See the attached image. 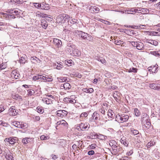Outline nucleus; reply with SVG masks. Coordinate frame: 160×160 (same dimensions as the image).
<instances>
[{"label":"nucleus","mask_w":160,"mask_h":160,"mask_svg":"<svg viewBox=\"0 0 160 160\" xmlns=\"http://www.w3.org/2000/svg\"><path fill=\"white\" fill-rule=\"evenodd\" d=\"M6 67V65L5 64L2 63V64H0V70H2L4 69Z\"/></svg>","instance_id":"nucleus-58"},{"label":"nucleus","mask_w":160,"mask_h":160,"mask_svg":"<svg viewBox=\"0 0 160 160\" xmlns=\"http://www.w3.org/2000/svg\"><path fill=\"white\" fill-rule=\"evenodd\" d=\"M51 157L54 160H56L58 158L57 156L54 155L52 154L51 155Z\"/></svg>","instance_id":"nucleus-62"},{"label":"nucleus","mask_w":160,"mask_h":160,"mask_svg":"<svg viewBox=\"0 0 160 160\" xmlns=\"http://www.w3.org/2000/svg\"><path fill=\"white\" fill-rule=\"evenodd\" d=\"M100 21L106 24L110 25L111 24L110 22L108 21L104 20L103 19H101L100 20Z\"/></svg>","instance_id":"nucleus-55"},{"label":"nucleus","mask_w":160,"mask_h":160,"mask_svg":"<svg viewBox=\"0 0 160 160\" xmlns=\"http://www.w3.org/2000/svg\"><path fill=\"white\" fill-rule=\"evenodd\" d=\"M83 91L87 93H91L93 92L94 90L92 88H84L83 89Z\"/></svg>","instance_id":"nucleus-35"},{"label":"nucleus","mask_w":160,"mask_h":160,"mask_svg":"<svg viewBox=\"0 0 160 160\" xmlns=\"http://www.w3.org/2000/svg\"><path fill=\"white\" fill-rule=\"evenodd\" d=\"M69 18V16L68 15L66 14L60 15L58 17L57 19H58L59 18H60V21H62L64 19V21L66 20V19H68Z\"/></svg>","instance_id":"nucleus-16"},{"label":"nucleus","mask_w":160,"mask_h":160,"mask_svg":"<svg viewBox=\"0 0 160 160\" xmlns=\"http://www.w3.org/2000/svg\"><path fill=\"white\" fill-rule=\"evenodd\" d=\"M41 25H42V27L45 29H46L48 26L47 22L45 20L41 22Z\"/></svg>","instance_id":"nucleus-37"},{"label":"nucleus","mask_w":160,"mask_h":160,"mask_svg":"<svg viewBox=\"0 0 160 160\" xmlns=\"http://www.w3.org/2000/svg\"><path fill=\"white\" fill-rule=\"evenodd\" d=\"M53 79L52 78H49L48 76H42V82H51L52 81Z\"/></svg>","instance_id":"nucleus-20"},{"label":"nucleus","mask_w":160,"mask_h":160,"mask_svg":"<svg viewBox=\"0 0 160 160\" xmlns=\"http://www.w3.org/2000/svg\"><path fill=\"white\" fill-rule=\"evenodd\" d=\"M90 10L92 12H95V13H97L99 10V8L95 6H92L90 8Z\"/></svg>","instance_id":"nucleus-21"},{"label":"nucleus","mask_w":160,"mask_h":160,"mask_svg":"<svg viewBox=\"0 0 160 160\" xmlns=\"http://www.w3.org/2000/svg\"><path fill=\"white\" fill-rule=\"evenodd\" d=\"M40 138L41 140H47L49 139V137L45 136L44 135H42L40 137Z\"/></svg>","instance_id":"nucleus-57"},{"label":"nucleus","mask_w":160,"mask_h":160,"mask_svg":"<svg viewBox=\"0 0 160 160\" xmlns=\"http://www.w3.org/2000/svg\"><path fill=\"white\" fill-rule=\"evenodd\" d=\"M9 13L11 14H13L14 13L16 15L18 14V12L17 10H10L9 11Z\"/></svg>","instance_id":"nucleus-47"},{"label":"nucleus","mask_w":160,"mask_h":160,"mask_svg":"<svg viewBox=\"0 0 160 160\" xmlns=\"http://www.w3.org/2000/svg\"><path fill=\"white\" fill-rule=\"evenodd\" d=\"M13 108L14 107H12L9 109V113L10 115L15 116L17 115V112H16V110Z\"/></svg>","instance_id":"nucleus-14"},{"label":"nucleus","mask_w":160,"mask_h":160,"mask_svg":"<svg viewBox=\"0 0 160 160\" xmlns=\"http://www.w3.org/2000/svg\"><path fill=\"white\" fill-rule=\"evenodd\" d=\"M116 142L114 140H110L109 142V144L111 146H112V149L113 148L114 146H117L116 145Z\"/></svg>","instance_id":"nucleus-36"},{"label":"nucleus","mask_w":160,"mask_h":160,"mask_svg":"<svg viewBox=\"0 0 160 160\" xmlns=\"http://www.w3.org/2000/svg\"><path fill=\"white\" fill-rule=\"evenodd\" d=\"M122 148L118 147L117 146H114L113 148L112 149V154L116 155L122 153Z\"/></svg>","instance_id":"nucleus-7"},{"label":"nucleus","mask_w":160,"mask_h":160,"mask_svg":"<svg viewBox=\"0 0 160 160\" xmlns=\"http://www.w3.org/2000/svg\"><path fill=\"white\" fill-rule=\"evenodd\" d=\"M126 27L131 28H139L141 29H143L145 27V25H137L134 26H126L125 25Z\"/></svg>","instance_id":"nucleus-15"},{"label":"nucleus","mask_w":160,"mask_h":160,"mask_svg":"<svg viewBox=\"0 0 160 160\" xmlns=\"http://www.w3.org/2000/svg\"><path fill=\"white\" fill-rule=\"evenodd\" d=\"M26 56L24 55L20 58L19 59V62L20 64H23L25 63L27 61L26 59Z\"/></svg>","instance_id":"nucleus-26"},{"label":"nucleus","mask_w":160,"mask_h":160,"mask_svg":"<svg viewBox=\"0 0 160 160\" xmlns=\"http://www.w3.org/2000/svg\"><path fill=\"white\" fill-rule=\"evenodd\" d=\"M37 109L38 112L41 113H42L44 112V110L40 108H37Z\"/></svg>","instance_id":"nucleus-61"},{"label":"nucleus","mask_w":160,"mask_h":160,"mask_svg":"<svg viewBox=\"0 0 160 160\" xmlns=\"http://www.w3.org/2000/svg\"><path fill=\"white\" fill-rule=\"evenodd\" d=\"M42 75H38L33 76V79L35 81L38 80L39 81L42 82Z\"/></svg>","instance_id":"nucleus-23"},{"label":"nucleus","mask_w":160,"mask_h":160,"mask_svg":"<svg viewBox=\"0 0 160 160\" xmlns=\"http://www.w3.org/2000/svg\"><path fill=\"white\" fill-rule=\"evenodd\" d=\"M57 125L58 126L59 125H63L64 126L67 127L68 125L67 123L64 120H60L56 123Z\"/></svg>","instance_id":"nucleus-22"},{"label":"nucleus","mask_w":160,"mask_h":160,"mask_svg":"<svg viewBox=\"0 0 160 160\" xmlns=\"http://www.w3.org/2000/svg\"><path fill=\"white\" fill-rule=\"evenodd\" d=\"M68 19V23H70L71 24H74L78 23V20L75 18H73L72 17L71 18L70 16Z\"/></svg>","instance_id":"nucleus-19"},{"label":"nucleus","mask_w":160,"mask_h":160,"mask_svg":"<svg viewBox=\"0 0 160 160\" xmlns=\"http://www.w3.org/2000/svg\"><path fill=\"white\" fill-rule=\"evenodd\" d=\"M67 112L65 110H59L57 111V114L58 116H60L61 115L64 116L66 114Z\"/></svg>","instance_id":"nucleus-25"},{"label":"nucleus","mask_w":160,"mask_h":160,"mask_svg":"<svg viewBox=\"0 0 160 160\" xmlns=\"http://www.w3.org/2000/svg\"><path fill=\"white\" fill-rule=\"evenodd\" d=\"M29 139V138H23L22 140V142L23 144H26L30 142Z\"/></svg>","instance_id":"nucleus-45"},{"label":"nucleus","mask_w":160,"mask_h":160,"mask_svg":"<svg viewBox=\"0 0 160 160\" xmlns=\"http://www.w3.org/2000/svg\"><path fill=\"white\" fill-rule=\"evenodd\" d=\"M155 144V142L153 141H150L149 142H148L146 145L147 148H149L153 146Z\"/></svg>","instance_id":"nucleus-31"},{"label":"nucleus","mask_w":160,"mask_h":160,"mask_svg":"<svg viewBox=\"0 0 160 160\" xmlns=\"http://www.w3.org/2000/svg\"><path fill=\"white\" fill-rule=\"evenodd\" d=\"M2 15L4 17H6V18H15V17L14 15L13 14H12V15L11 14H8L6 13H3Z\"/></svg>","instance_id":"nucleus-27"},{"label":"nucleus","mask_w":160,"mask_h":160,"mask_svg":"<svg viewBox=\"0 0 160 160\" xmlns=\"http://www.w3.org/2000/svg\"><path fill=\"white\" fill-rule=\"evenodd\" d=\"M135 8H132L131 9H130V10L129 9L127 11V13L128 14H133V12L135 13V12L133 10H135Z\"/></svg>","instance_id":"nucleus-49"},{"label":"nucleus","mask_w":160,"mask_h":160,"mask_svg":"<svg viewBox=\"0 0 160 160\" xmlns=\"http://www.w3.org/2000/svg\"><path fill=\"white\" fill-rule=\"evenodd\" d=\"M121 142L122 144L124 146L126 147H128L129 144L128 142L125 139H123L122 138L121 140Z\"/></svg>","instance_id":"nucleus-30"},{"label":"nucleus","mask_w":160,"mask_h":160,"mask_svg":"<svg viewBox=\"0 0 160 160\" xmlns=\"http://www.w3.org/2000/svg\"><path fill=\"white\" fill-rule=\"evenodd\" d=\"M150 53L155 56H160V52L159 51H154L150 52Z\"/></svg>","instance_id":"nucleus-33"},{"label":"nucleus","mask_w":160,"mask_h":160,"mask_svg":"<svg viewBox=\"0 0 160 160\" xmlns=\"http://www.w3.org/2000/svg\"><path fill=\"white\" fill-rule=\"evenodd\" d=\"M134 112L135 116L137 117L139 116L141 114L140 112L137 108L134 109Z\"/></svg>","instance_id":"nucleus-40"},{"label":"nucleus","mask_w":160,"mask_h":160,"mask_svg":"<svg viewBox=\"0 0 160 160\" xmlns=\"http://www.w3.org/2000/svg\"><path fill=\"white\" fill-rule=\"evenodd\" d=\"M12 123L14 125L18 128H19L21 124L20 122L18 121H14Z\"/></svg>","instance_id":"nucleus-46"},{"label":"nucleus","mask_w":160,"mask_h":160,"mask_svg":"<svg viewBox=\"0 0 160 160\" xmlns=\"http://www.w3.org/2000/svg\"><path fill=\"white\" fill-rule=\"evenodd\" d=\"M97 138H99L101 140H103L104 139H106L107 138V137L106 136L103 135H97Z\"/></svg>","instance_id":"nucleus-43"},{"label":"nucleus","mask_w":160,"mask_h":160,"mask_svg":"<svg viewBox=\"0 0 160 160\" xmlns=\"http://www.w3.org/2000/svg\"><path fill=\"white\" fill-rule=\"evenodd\" d=\"M11 76L15 79H17L20 77V75L19 73L17 72L16 70H13L11 73Z\"/></svg>","instance_id":"nucleus-12"},{"label":"nucleus","mask_w":160,"mask_h":160,"mask_svg":"<svg viewBox=\"0 0 160 160\" xmlns=\"http://www.w3.org/2000/svg\"><path fill=\"white\" fill-rule=\"evenodd\" d=\"M149 87L151 89L160 91V85L158 84L151 83L149 84Z\"/></svg>","instance_id":"nucleus-11"},{"label":"nucleus","mask_w":160,"mask_h":160,"mask_svg":"<svg viewBox=\"0 0 160 160\" xmlns=\"http://www.w3.org/2000/svg\"><path fill=\"white\" fill-rule=\"evenodd\" d=\"M71 87L70 84L68 82L65 83L63 84H61L60 86L61 89H62L64 88L66 90H69L71 88Z\"/></svg>","instance_id":"nucleus-13"},{"label":"nucleus","mask_w":160,"mask_h":160,"mask_svg":"<svg viewBox=\"0 0 160 160\" xmlns=\"http://www.w3.org/2000/svg\"><path fill=\"white\" fill-rule=\"evenodd\" d=\"M112 110L111 109H109L108 112V117H111V118L113 117V114L112 113Z\"/></svg>","instance_id":"nucleus-54"},{"label":"nucleus","mask_w":160,"mask_h":160,"mask_svg":"<svg viewBox=\"0 0 160 160\" xmlns=\"http://www.w3.org/2000/svg\"><path fill=\"white\" fill-rule=\"evenodd\" d=\"M158 66L157 64L155 65L152 66V73H156L158 71Z\"/></svg>","instance_id":"nucleus-34"},{"label":"nucleus","mask_w":160,"mask_h":160,"mask_svg":"<svg viewBox=\"0 0 160 160\" xmlns=\"http://www.w3.org/2000/svg\"><path fill=\"white\" fill-rule=\"evenodd\" d=\"M13 98L15 99L18 100L22 99L21 96H19L18 94L13 95H12Z\"/></svg>","instance_id":"nucleus-44"},{"label":"nucleus","mask_w":160,"mask_h":160,"mask_svg":"<svg viewBox=\"0 0 160 160\" xmlns=\"http://www.w3.org/2000/svg\"><path fill=\"white\" fill-rule=\"evenodd\" d=\"M75 46L74 45H70L69 47V49L71 50H72V54L73 55L75 56L78 57L81 55V52L78 49L75 48Z\"/></svg>","instance_id":"nucleus-6"},{"label":"nucleus","mask_w":160,"mask_h":160,"mask_svg":"<svg viewBox=\"0 0 160 160\" xmlns=\"http://www.w3.org/2000/svg\"><path fill=\"white\" fill-rule=\"evenodd\" d=\"M130 131L132 134L133 135H136L139 134V132L138 130L134 129L133 128H131L130 129Z\"/></svg>","instance_id":"nucleus-32"},{"label":"nucleus","mask_w":160,"mask_h":160,"mask_svg":"<svg viewBox=\"0 0 160 160\" xmlns=\"http://www.w3.org/2000/svg\"><path fill=\"white\" fill-rule=\"evenodd\" d=\"M28 95L29 96L32 95L35 93L34 91L33 90H28Z\"/></svg>","instance_id":"nucleus-48"},{"label":"nucleus","mask_w":160,"mask_h":160,"mask_svg":"<svg viewBox=\"0 0 160 160\" xmlns=\"http://www.w3.org/2000/svg\"><path fill=\"white\" fill-rule=\"evenodd\" d=\"M95 58L97 60L100 62L102 64H105L106 63L105 60L102 57L96 56Z\"/></svg>","instance_id":"nucleus-24"},{"label":"nucleus","mask_w":160,"mask_h":160,"mask_svg":"<svg viewBox=\"0 0 160 160\" xmlns=\"http://www.w3.org/2000/svg\"><path fill=\"white\" fill-rule=\"evenodd\" d=\"M73 96H70V98L66 97L64 98L63 101L68 103H74L76 102L75 99L73 98ZM74 98H75L74 97Z\"/></svg>","instance_id":"nucleus-10"},{"label":"nucleus","mask_w":160,"mask_h":160,"mask_svg":"<svg viewBox=\"0 0 160 160\" xmlns=\"http://www.w3.org/2000/svg\"><path fill=\"white\" fill-rule=\"evenodd\" d=\"M94 154V152L93 150L89 151L88 152V154L89 155H93Z\"/></svg>","instance_id":"nucleus-64"},{"label":"nucleus","mask_w":160,"mask_h":160,"mask_svg":"<svg viewBox=\"0 0 160 160\" xmlns=\"http://www.w3.org/2000/svg\"><path fill=\"white\" fill-rule=\"evenodd\" d=\"M148 115L146 113H144L141 117V122L142 123L143 128L144 129H149L151 126V123L149 122Z\"/></svg>","instance_id":"nucleus-1"},{"label":"nucleus","mask_w":160,"mask_h":160,"mask_svg":"<svg viewBox=\"0 0 160 160\" xmlns=\"http://www.w3.org/2000/svg\"><path fill=\"white\" fill-rule=\"evenodd\" d=\"M20 126V127H19V128L22 129H25L27 127V125L26 124H21Z\"/></svg>","instance_id":"nucleus-56"},{"label":"nucleus","mask_w":160,"mask_h":160,"mask_svg":"<svg viewBox=\"0 0 160 160\" xmlns=\"http://www.w3.org/2000/svg\"><path fill=\"white\" fill-rule=\"evenodd\" d=\"M100 118V115L97 111L94 112L89 119V123L92 122H97Z\"/></svg>","instance_id":"nucleus-4"},{"label":"nucleus","mask_w":160,"mask_h":160,"mask_svg":"<svg viewBox=\"0 0 160 160\" xmlns=\"http://www.w3.org/2000/svg\"><path fill=\"white\" fill-rule=\"evenodd\" d=\"M128 72H133L134 73H136L137 72V69L136 68L133 67L129 69L128 70Z\"/></svg>","instance_id":"nucleus-38"},{"label":"nucleus","mask_w":160,"mask_h":160,"mask_svg":"<svg viewBox=\"0 0 160 160\" xmlns=\"http://www.w3.org/2000/svg\"><path fill=\"white\" fill-rule=\"evenodd\" d=\"M31 4L37 8H40L44 10H47L49 9L48 7H45L43 4H41L38 3H31Z\"/></svg>","instance_id":"nucleus-8"},{"label":"nucleus","mask_w":160,"mask_h":160,"mask_svg":"<svg viewBox=\"0 0 160 160\" xmlns=\"http://www.w3.org/2000/svg\"><path fill=\"white\" fill-rule=\"evenodd\" d=\"M72 60H66L65 61V63L68 66H71V64L72 63Z\"/></svg>","instance_id":"nucleus-53"},{"label":"nucleus","mask_w":160,"mask_h":160,"mask_svg":"<svg viewBox=\"0 0 160 160\" xmlns=\"http://www.w3.org/2000/svg\"><path fill=\"white\" fill-rule=\"evenodd\" d=\"M18 140L16 137H10L9 138H6L5 139L4 141L5 142H8L9 143L12 145L14 144L16 142H18Z\"/></svg>","instance_id":"nucleus-9"},{"label":"nucleus","mask_w":160,"mask_h":160,"mask_svg":"<svg viewBox=\"0 0 160 160\" xmlns=\"http://www.w3.org/2000/svg\"><path fill=\"white\" fill-rule=\"evenodd\" d=\"M15 3L19 4H22L24 2H25L26 0H13Z\"/></svg>","instance_id":"nucleus-42"},{"label":"nucleus","mask_w":160,"mask_h":160,"mask_svg":"<svg viewBox=\"0 0 160 160\" xmlns=\"http://www.w3.org/2000/svg\"><path fill=\"white\" fill-rule=\"evenodd\" d=\"M90 125L88 122H81L78 125L77 129L79 130L80 129L81 131H87L90 128Z\"/></svg>","instance_id":"nucleus-5"},{"label":"nucleus","mask_w":160,"mask_h":160,"mask_svg":"<svg viewBox=\"0 0 160 160\" xmlns=\"http://www.w3.org/2000/svg\"><path fill=\"white\" fill-rule=\"evenodd\" d=\"M5 157L7 160H14L13 156L10 153H6Z\"/></svg>","instance_id":"nucleus-28"},{"label":"nucleus","mask_w":160,"mask_h":160,"mask_svg":"<svg viewBox=\"0 0 160 160\" xmlns=\"http://www.w3.org/2000/svg\"><path fill=\"white\" fill-rule=\"evenodd\" d=\"M53 42L54 45L57 47H60L62 44V42L61 40L57 38H54Z\"/></svg>","instance_id":"nucleus-18"},{"label":"nucleus","mask_w":160,"mask_h":160,"mask_svg":"<svg viewBox=\"0 0 160 160\" xmlns=\"http://www.w3.org/2000/svg\"><path fill=\"white\" fill-rule=\"evenodd\" d=\"M147 43L156 46L158 44V42L155 40H151V42H147Z\"/></svg>","instance_id":"nucleus-39"},{"label":"nucleus","mask_w":160,"mask_h":160,"mask_svg":"<svg viewBox=\"0 0 160 160\" xmlns=\"http://www.w3.org/2000/svg\"><path fill=\"white\" fill-rule=\"evenodd\" d=\"M88 115V112H85L82 113L80 115V117H86Z\"/></svg>","instance_id":"nucleus-52"},{"label":"nucleus","mask_w":160,"mask_h":160,"mask_svg":"<svg viewBox=\"0 0 160 160\" xmlns=\"http://www.w3.org/2000/svg\"><path fill=\"white\" fill-rule=\"evenodd\" d=\"M75 33L84 39L88 40L89 41L91 40V36L90 35L89 36L87 33L78 31H75Z\"/></svg>","instance_id":"nucleus-3"},{"label":"nucleus","mask_w":160,"mask_h":160,"mask_svg":"<svg viewBox=\"0 0 160 160\" xmlns=\"http://www.w3.org/2000/svg\"><path fill=\"white\" fill-rule=\"evenodd\" d=\"M136 48H137L138 50H142L144 48V45L142 43H138Z\"/></svg>","instance_id":"nucleus-29"},{"label":"nucleus","mask_w":160,"mask_h":160,"mask_svg":"<svg viewBox=\"0 0 160 160\" xmlns=\"http://www.w3.org/2000/svg\"><path fill=\"white\" fill-rule=\"evenodd\" d=\"M115 44L117 45H120L122 44H123V41H121V40H116L114 41Z\"/></svg>","instance_id":"nucleus-50"},{"label":"nucleus","mask_w":160,"mask_h":160,"mask_svg":"<svg viewBox=\"0 0 160 160\" xmlns=\"http://www.w3.org/2000/svg\"><path fill=\"white\" fill-rule=\"evenodd\" d=\"M142 12L143 13H148L149 12V11L148 9L146 8H142Z\"/></svg>","instance_id":"nucleus-59"},{"label":"nucleus","mask_w":160,"mask_h":160,"mask_svg":"<svg viewBox=\"0 0 160 160\" xmlns=\"http://www.w3.org/2000/svg\"><path fill=\"white\" fill-rule=\"evenodd\" d=\"M43 102L47 104H49L52 102V100L51 98H43L42 100Z\"/></svg>","instance_id":"nucleus-17"},{"label":"nucleus","mask_w":160,"mask_h":160,"mask_svg":"<svg viewBox=\"0 0 160 160\" xmlns=\"http://www.w3.org/2000/svg\"><path fill=\"white\" fill-rule=\"evenodd\" d=\"M57 65L56 64L55 65V67L58 69L60 70L63 67V66L60 64H59L58 63H57Z\"/></svg>","instance_id":"nucleus-51"},{"label":"nucleus","mask_w":160,"mask_h":160,"mask_svg":"<svg viewBox=\"0 0 160 160\" xmlns=\"http://www.w3.org/2000/svg\"><path fill=\"white\" fill-rule=\"evenodd\" d=\"M138 42H131V44L134 47H137V45L138 44Z\"/></svg>","instance_id":"nucleus-63"},{"label":"nucleus","mask_w":160,"mask_h":160,"mask_svg":"<svg viewBox=\"0 0 160 160\" xmlns=\"http://www.w3.org/2000/svg\"><path fill=\"white\" fill-rule=\"evenodd\" d=\"M58 79L59 82H63L67 80V78L61 77L58 78Z\"/></svg>","instance_id":"nucleus-41"},{"label":"nucleus","mask_w":160,"mask_h":160,"mask_svg":"<svg viewBox=\"0 0 160 160\" xmlns=\"http://www.w3.org/2000/svg\"><path fill=\"white\" fill-rule=\"evenodd\" d=\"M99 111L103 114H104L105 113V111L103 107L101 108L99 110Z\"/></svg>","instance_id":"nucleus-60"},{"label":"nucleus","mask_w":160,"mask_h":160,"mask_svg":"<svg viewBox=\"0 0 160 160\" xmlns=\"http://www.w3.org/2000/svg\"><path fill=\"white\" fill-rule=\"evenodd\" d=\"M129 118V116L125 113L118 114L117 115L116 118V119L118 120V121H120L121 122H127Z\"/></svg>","instance_id":"nucleus-2"}]
</instances>
